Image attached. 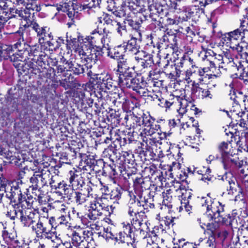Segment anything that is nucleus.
Listing matches in <instances>:
<instances>
[{"mask_svg":"<svg viewBox=\"0 0 248 248\" xmlns=\"http://www.w3.org/2000/svg\"><path fill=\"white\" fill-rule=\"evenodd\" d=\"M178 13H183L185 14V16L183 17L184 21H187L193 15L194 12L192 11L191 8L189 5H182L181 3L179 5L177 10L176 11Z\"/></svg>","mask_w":248,"mask_h":248,"instance_id":"49","label":"nucleus"},{"mask_svg":"<svg viewBox=\"0 0 248 248\" xmlns=\"http://www.w3.org/2000/svg\"><path fill=\"white\" fill-rule=\"evenodd\" d=\"M134 59L141 71L151 68L155 64L153 55L144 50L134 56Z\"/></svg>","mask_w":248,"mask_h":248,"instance_id":"13","label":"nucleus"},{"mask_svg":"<svg viewBox=\"0 0 248 248\" xmlns=\"http://www.w3.org/2000/svg\"><path fill=\"white\" fill-rule=\"evenodd\" d=\"M70 186H70V184L68 185L64 180H61L57 187L54 189V190L59 196H62L63 193Z\"/></svg>","mask_w":248,"mask_h":248,"instance_id":"63","label":"nucleus"},{"mask_svg":"<svg viewBox=\"0 0 248 248\" xmlns=\"http://www.w3.org/2000/svg\"><path fill=\"white\" fill-rule=\"evenodd\" d=\"M150 14L148 16V18H150L153 21H156L157 18L159 16L161 13L163 12V9L161 6H157L154 4L150 5L148 7Z\"/></svg>","mask_w":248,"mask_h":248,"instance_id":"48","label":"nucleus"},{"mask_svg":"<svg viewBox=\"0 0 248 248\" xmlns=\"http://www.w3.org/2000/svg\"><path fill=\"white\" fill-rule=\"evenodd\" d=\"M12 47L10 46H4L0 48V57L4 60L10 59L12 53Z\"/></svg>","mask_w":248,"mask_h":248,"instance_id":"64","label":"nucleus"},{"mask_svg":"<svg viewBox=\"0 0 248 248\" xmlns=\"http://www.w3.org/2000/svg\"><path fill=\"white\" fill-rule=\"evenodd\" d=\"M124 189L121 186H118L112 189L108 196V198L114 201V204H119V201L121 199Z\"/></svg>","mask_w":248,"mask_h":248,"instance_id":"47","label":"nucleus"},{"mask_svg":"<svg viewBox=\"0 0 248 248\" xmlns=\"http://www.w3.org/2000/svg\"><path fill=\"white\" fill-rule=\"evenodd\" d=\"M13 40H18V41L14 45L15 48L17 49V52L19 53H22L23 52H24V51H27V53L28 54L27 55V58H28L29 54L28 49L30 48V45L25 42L23 37L20 38V36H16Z\"/></svg>","mask_w":248,"mask_h":248,"instance_id":"39","label":"nucleus"},{"mask_svg":"<svg viewBox=\"0 0 248 248\" xmlns=\"http://www.w3.org/2000/svg\"><path fill=\"white\" fill-rule=\"evenodd\" d=\"M141 210H142V207H141L139 200L137 202H134L132 200L128 202L127 203V214L129 217L135 215L136 213H139V211Z\"/></svg>","mask_w":248,"mask_h":248,"instance_id":"45","label":"nucleus"},{"mask_svg":"<svg viewBox=\"0 0 248 248\" xmlns=\"http://www.w3.org/2000/svg\"><path fill=\"white\" fill-rule=\"evenodd\" d=\"M158 227H155L153 228L152 231H149L146 232V234L144 236V238H147V243L150 245H155V246L153 247V248H159L157 246V242L158 240Z\"/></svg>","mask_w":248,"mask_h":248,"instance_id":"34","label":"nucleus"},{"mask_svg":"<svg viewBox=\"0 0 248 248\" xmlns=\"http://www.w3.org/2000/svg\"><path fill=\"white\" fill-rule=\"evenodd\" d=\"M131 224L135 231H140V233L144 234V228L146 225L143 222V220L138 219L136 217L130 218Z\"/></svg>","mask_w":248,"mask_h":248,"instance_id":"54","label":"nucleus"},{"mask_svg":"<svg viewBox=\"0 0 248 248\" xmlns=\"http://www.w3.org/2000/svg\"><path fill=\"white\" fill-rule=\"evenodd\" d=\"M83 39L80 38L79 36L78 38L74 37L71 35H68V33L66 34L65 45L66 48L67 50V53H72V51L76 53L77 55L79 56L80 50H82V48L80 47L79 42Z\"/></svg>","mask_w":248,"mask_h":248,"instance_id":"18","label":"nucleus"},{"mask_svg":"<svg viewBox=\"0 0 248 248\" xmlns=\"http://www.w3.org/2000/svg\"><path fill=\"white\" fill-rule=\"evenodd\" d=\"M101 2V0H90L88 3L81 5L80 8L83 10H87V12L90 14L99 9Z\"/></svg>","mask_w":248,"mask_h":248,"instance_id":"37","label":"nucleus"},{"mask_svg":"<svg viewBox=\"0 0 248 248\" xmlns=\"http://www.w3.org/2000/svg\"><path fill=\"white\" fill-rule=\"evenodd\" d=\"M104 52L101 47L97 46H94L89 47L88 49L85 51L82 49L79 52L80 59L86 66V68H91L92 64H95L98 61H100L103 55Z\"/></svg>","mask_w":248,"mask_h":248,"instance_id":"6","label":"nucleus"},{"mask_svg":"<svg viewBox=\"0 0 248 248\" xmlns=\"http://www.w3.org/2000/svg\"><path fill=\"white\" fill-rule=\"evenodd\" d=\"M150 182L152 184L163 185L166 181V178L163 175V172L162 170L158 169L156 172L152 175L150 178Z\"/></svg>","mask_w":248,"mask_h":248,"instance_id":"46","label":"nucleus"},{"mask_svg":"<svg viewBox=\"0 0 248 248\" xmlns=\"http://www.w3.org/2000/svg\"><path fill=\"white\" fill-rule=\"evenodd\" d=\"M10 1L15 6L25 7V8H21L20 12H19L18 17L24 20L31 18L29 10L38 12L41 9L39 0H10Z\"/></svg>","mask_w":248,"mask_h":248,"instance_id":"5","label":"nucleus"},{"mask_svg":"<svg viewBox=\"0 0 248 248\" xmlns=\"http://www.w3.org/2000/svg\"><path fill=\"white\" fill-rule=\"evenodd\" d=\"M107 51V56L108 57L117 61L123 59L126 52L123 43L115 46L112 50L108 47Z\"/></svg>","mask_w":248,"mask_h":248,"instance_id":"28","label":"nucleus"},{"mask_svg":"<svg viewBox=\"0 0 248 248\" xmlns=\"http://www.w3.org/2000/svg\"><path fill=\"white\" fill-rule=\"evenodd\" d=\"M2 236L5 243L9 245H12L16 242V232H9L7 231H2Z\"/></svg>","mask_w":248,"mask_h":248,"instance_id":"55","label":"nucleus"},{"mask_svg":"<svg viewBox=\"0 0 248 248\" xmlns=\"http://www.w3.org/2000/svg\"><path fill=\"white\" fill-rule=\"evenodd\" d=\"M157 26L155 27V32H157L159 35H162L161 38H158V41L156 44V47L158 49L163 47V43H165V46H168L170 44L167 43L170 42V38L168 34H167L168 29H166L163 27L160 22L157 21Z\"/></svg>","mask_w":248,"mask_h":248,"instance_id":"22","label":"nucleus"},{"mask_svg":"<svg viewBox=\"0 0 248 248\" xmlns=\"http://www.w3.org/2000/svg\"><path fill=\"white\" fill-rule=\"evenodd\" d=\"M137 164L135 162L134 155L131 151H123L120 154L119 157L116 159V164L118 165H123Z\"/></svg>","mask_w":248,"mask_h":248,"instance_id":"29","label":"nucleus"},{"mask_svg":"<svg viewBox=\"0 0 248 248\" xmlns=\"http://www.w3.org/2000/svg\"><path fill=\"white\" fill-rule=\"evenodd\" d=\"M171 190L169 189L165 192H163L162 197L163 198L162 204L160 207L161 209H167L170 212L172 207Z\"/></svg>","mask_w":248,"mask_h":248,"instance_id":"33","label":"nucleus"},{"mask_svg":"<svg viewBox=\"0 0 248 248\" xmlns=\"http://www.w3.org/2000/svg\"><path fill=\"white\" fill-rule=\"evenodd\" d=\"M39 55L40 56H38V58H32V61L29 62L28 66L30 68H35V65L34 63H36V65L40 66L42 68H45L46 65L45 60L47 56L43 52Z\"/></svg>","mask_w":248,"mask_h":248,"instance_id":"40","label":"nucleus"},{"mask_svg":"<svg viewBox=\"0 0 248 248\" xmlns=\"http://www.w3.org/2000/svg\"><path fill=\"white\" fill-rule=\"evenodd\" d=\"M31 18L25 20L26 23L23 26L19 28V30L15 32H9V36L11 38H15L16 36H19L20 38H23L24 31H28L29 28H31V24L32 22Z\"/></svg>","mask_w":248,"mask_h":248,"instance_id":"41","label":"nucleus"},{"mask_svg":"<svg viewBox=\"0 0 248 248\" xmlns=\"http://www.w3.org/2000/svg\"><path fill=\"white\" fill-rule=\"evenodd\" d=\"M131 120L133 122L134 129L141 125L146 127L140 133V135L143 137L146 136H152L160 128L159 125L154 124L155 119L152 117L149 112L144 113L141 110L139 109L136 114L131 117Z\"/></svg>","mask_w":248,"mask_h":248,"instance_id":"3","label":"nucleus"},{"mask_svg":"<svg viewBox=\"0 0 248 248\" xmlns=\"http://www.w3.org/2000/svg\"><path fill=\"white\" fill-rule=\"evenodd\" d=\"M72 242L74 246L80 247L87 244L88 242L85 240V237L81 233L74 231L72 233Z\"/></svg>","mask_w":248,"mask_h":248,"instance_id":"44","label":"nucleus"},{"mask_svg":"<svg viewBox=\"0 0 248 248\" xmlns=\"http://www.w3.org/2000/svg\"><path fill=\"white\" fill-rule=\"evenodd\" d=\"M228 143L225 141L222 142L218 147V151L220 155H216V158L222 159L229 156H232V154L230 153Z\"/></svg>","mask_w":248,"mask_h":248,"instance_id":"50","label":"nucleus"},{"mask_svg":"<svg viewBox=\"0 0 248 248\" xmlns=\"http://www.w3.org/2000/svg\"><path fill=\"white\" fill-rule=\"evenodd\" d=\"M103 81V85L108 89H110L112 87H116L118 85V78L114 75L112 76L109 74H106L104 75V78H102Z\"/></svg>","mask_w":248,"mask_h":248,"instance_id":"36","label":"nucleus"},{"mask_svg":"<svg viewBox=\"0 0 248 248\" xmlns=\"http://www.w3.org/2000/svg\"><path fill=\"white\" fill-rule=\"evenodd\" d=\"M123 224V231H122L127 237L132 238V236H134L133 231L134 230V228L131 225V224L127 222H124L122 223Z\"/></svg>","mask_w":248,"mask_h":248,"instance_id":"61","label":"nucleus"},{"mask_svg":"<svg viewBox=\"0 0 248 248\" xmlns=\"http://www.w3.org/2000/svg\"><path fill=\"white\" fill-rule=\"evenodd\" d=\"M158 170L156 165L154 164H150L145 167L142 170V176L150 178Z\"/></svg>","mask_w":248,"mask_h":248,"instance_id":"62","label":"nucleus"},{"mask_svg":"<svg viewBox=\"0 0 248 248\" xmlns=\"http://www.w3.org/2000/svg\"><path fill=\"white\" fill-rule=\"evenodd\" d=\"M80 158L77 169L73 168L68 172V177L75 185L82 186L85 181V177L91 174L95 170L96 165H103L102 175L108 176L114 181L117 176L116 167L113 163H108L103 160H96L93 155L78 153ZM75 185L74 186H75Z\"/></svg>","mask_w":248,"mask_h":248,"instance_id":"1","label":"nucleus"},{"mask_svg":"<svg viewBox=\"0 0 248 248\" xmlns=\"http://www.w3.org/2000/svg\"><path fill=\"white\" fill-rule=\"evenodd\" d=\"M125 22L130 26L133 29L138 31L141 24L146 20H148L147 15L139 14L137 15L136 19L131 18V17H125Z\"/></svg>","mask_w":248,"mask_h":248,"instance_id":"27","label":"nucleus"},{"mask_svg":"<svg viewBox=\"0 0 248 248\" xmlns=\"http://www.w3.org/2000/svg\"><path fill=\"white\" fill-rule=\"evenodd\" d=\"M150 190L149 194L154 197L155 195H162L163 192H165L163 189V185L152 184L149 188Z\"/></svg>","mask_w":248,"mask_h":248,"instance_id":"57","label":"nucleus"},{"mask_svg":"<svg viewBox=\"0 0 248 248\" xmlns=\"http://www.w3.org/2000/svg\"><path fill=\"white\" fill-rule=\"evenodd\" d=\"M123 44L126 52H128L135 56L137 54L142 51L140 50V46L138 42V39L136 37L132 36L130 39L127 42H124Z\"/></svg>","mask_w":248,"mask_h":248,"instance_id":"24","label":"nucleus"},{"mask_svg":"<svg viewBox=\"0 0 248 248\" xmlns=\"http://www.w3.org/2000/svg\"><path fill=\"white\" fill-rule=\"evenodd\" d=\"M136 113L137 111L136 110L130 115H128L126 112L124 111L122 112L120 117V118H122V119L119 120L118 124L122 125L125 124L127 126H129L130 128H132L134 129L133 122L131 120V117L134 115L136 114Z\"/></svg>","mask_w":248,"mask_h":248,"instance_id":"43","label":"nucleus"},{"mask_svg":"<svg viewBox=\"0 0 248 248\" xmlns=\"http://www.w3.org/2000/svg\"><path fill=\"white\" fill-rule=\"evenodd\" d=\"M61 85L65 89L75 88L80 86V84L71 74L61 82Z\"/></svg>","mask_w":248,"mask_h":248,"instance_id":"38","label":"nucleus"},{"mask_svg":"<svg viewBox=\"0 0 248 248\" xmlns=\"http://www.w3.org/2000/svg\"><path fill=\"white\" fill-rule=\"evenodd\" d=\"M248 62H239L237 66V72L234 74L236 78L243 81L245 85L248 84V71L246 70V65Z\"/></svg>","mask_w":248,"mask_h":248,"instance_id":"30","label":"nucleus"},{"mask_svg":"<svg viewBox=\"0 0 248 248\" xmlns=\"http://www.w3.org/2000/svg\"><path fill=\"white\" fill-rule=\"evenodd\" d=\"M222 59H221V64L228 65L230 66L235 67L237 69L238 63H237L232 57V55L231 52L226 51L223 52L222 54Z\"/></svg>","mask_w":248,"mask_h":248,"instance_id":"42","label":"nucleus"},{"mask_svg":"<svg viewBox=\"0 0 248 248\" xmlns=\"http://www.w3.org/2000/svg\"><path fill=\"white\" fill-rule=\"evenodd\" d=\"M56 40L51 32L47 33L45 36L39 38V42L44 46L46 49L53 51L57 50Z\"/></svg>","mask_w":248,"mask_h":248,"instance_id":"26","label":"nucleus"},{"mask_svg":"<svg viewBox=\"0 0 248 248\" xmlns=\"http://www.w3.org/2000/svg\"><path fill=\"white\" fill-rule=\"evenodd\" d=\"M38 218L39 217L34 211L25 209L20 221L24 227L31 228L32 225H34Z\"/></svg>","mask_w":248,"mask_h":248,"instance_id":"21","label":"nucleus"},{"mask_svg":"<svg viewBox=\"0 0 248 248\" xmlns=\"http://www.w3.org/2000/svg\"><path fill=\"white\" fill-rule=\"evenodd\" d=\"M39 173L44 186H47V184H49L52 177L53 176L50 171L47 168H44L40 171H39Z\"/></svg>","mask_w":248,"mask_h":248,"instance_id":"56","label":"nucleus"},{"mask_svg":"<svg viewBox=\"0 0 248 248\" xmlns=\"http://www.w3.org/2000/svg\"><path fill=\"white\" fill-rule=\"evenodd\" d=\"M117 146L115 143H113L110 144L107 148H105L103 152V156L104 157L108 158L110 162L109 163L115 164L117 155Z\"/></svg>","mask_w":248,"mask_h":248,"instance_id":"31","label":"nucleus"},{"mask_svg":"<svg viewBox=\"0 0 248 248\" xmlns=\"http://www.w3.org/2000/svg\"><path fill=\"white\" fill-rule=\"evenodd\" d=\"M128 83L129 85H127V87H125V89H131L140 96L146 95V93H147V89L146 88V82L143 81L142 78L141 80L137 78H133Z\"/></svg>","mask_w":248,"mask_h":248,"instance_id":"19","label":"nucleus"},{"mask_svg":"<svg viewBox=\"0 0 248 248\" xmlns=\"http://www.w3.org/2000/svg\"><path fill=\"white\" fill-rule=\"evenodd\" d=\"M70 215L75 219L80 221L84 226L87 227H89V226H91L90 222L87 219L86 214L83 215L81 212L75 207L71 208L70 210Z\"/></svg>","mask_w":248,"mask_h":248,"instance_id":"32","label":"nucleus"},{"mask_svg":"<svg viewBox=\"0 0 248 248\" xmlns=\"http://www.w3.org/2000/svg\"><path fill=\"white\" fill-rule=\"evenodd\" d=\"M57 9L58 12L55 14V16L58 20L65 22L68 20H71L70 22L67 23L69 27L73 24L75 19L78 18V12L76 11L73 7H70L66 3L57 6Z\"/></svg>","mask_w":248,"mask_h":248,"instance_id":"9","label":"nucleus"},{"mask_svg":"<svg viewBox=\"0 0 248 248\" xmlns=\"http://www.w3.org/2000/svg\"><path fill=\"white\" fill-rule=\"evenodd\" d=\"M224 36V41L230 45L233 44L234 42L238 40L246 42L247 38H248L240 27L232 31L225 33Z\"/></svg>","mask_w":248,"mask_h":248,"instance_id":"20","label":"nucleus"},{"mask_svg":"<svg viewBox=\"0 0 248 248\" xmlns=\"http://www.w3.org/2000/svg\"><path fill=\"white\" fill-rule=\"evenodd\" d=\"M169 55L167 54L166 58L165 64L163 66V73L171 80H175L179 78L181 74V70L177 69L174 64V62H173L168 59Z\"/></svg>","mask_w":248,"mask_h":248,"instance_id":"16","label":"nucleus"},{"mask_svg":"<svg viewBox=\"0 0 248 248\" xmlns=\"http://www.w3.org/2000/svg\"><path fill=\"white\" fill-rule=\"evenodd\" d=\"M213 95L208 88H202L200 87L198 83L193 81L191 88V98L195 100L197 99H212Z\"/></svg>","mask_w":248,"mask_h":248,"instance_id":"15","label":"nucleus"},{"mask_svg":"<svg viewBox=\"0 0 248 248\" xmlns=\"http://www.w3.org/2000/svg\"><path fill=\"white\" fill-rule=\"evenodd\" d=\"M29 56L27 58V61H32V58H38V56H40V54L43 52L41 51L39 46H30V48L28 49Z\"/></svg>","mask_w":248,"mask_h":248,"instance_id":"58","label":"nucleus"},{"mask_svg":"<svg viewBox=\"0 0 248 248\" xmlns=\"http://www.w3.org/2000/svg\"><path fill=\"white\" fill-rule=\"evenodd\" d=\"M102 208L98 207V204H96L94 202L91 203L86 215L87 219L91 224V226H89V227L92 229L98 227L96 224L94 223V221L102 215Z\"/></svg>","mask_w":248,"mask_h":248,"instance_id":"17","label":"nucleus"},{"mask_svg":"<svg viewBox=\"0 0 248 248\" xmlns=\"http://www.w3.org/2000/svg\"><path fill=\"white\" fill-rule=\"evenodd\" d=\"M70 64H71V65L70 66L69 72H72L73 74L79 76L81 74H83L85 72V69L86 67L85 64L81 65L75 62H73L72 61Z\"/></svg>","mask_w":248,"mask_h":248,"instance_id":"51","label":"nucleus"},{"mask_svg":"<svg viewBox=\"0 0 248 248\" xmlns=\"http://www.w3.org/2000/svg\"><path fill=\"white\" fill-rule=\"evenodd\" d=\"M27 53V51H24L22 53L18 52L14 53L12 51L9 60L13 62V65L16 68H19L20 67L19 62H27V55L28 54Z\"/></svg>","mask_w":248,"mask_h":248,"instance_id":"35","label":"nucleus"},{"mask_svg":"<svg viewBox=\"0 0 248 248\" xmlns=\"http://www.w3.org/2000/svg\"><path fill=\"white\" fill-rule=\"evenodd\" d=\"M116 167V172L117 176L114 181L112 179H110L111 181L114 184L116 183L117 178L118 177V170L120 172L121 175L124 179L127 180L131 179L133 181L138 175L137 174L138 170L136 168L137 164L129 165H118L114 164Z\"/></svg>","mask_w":248,"mask_h":248,"instance_id":"12","label":"nucleus"},{"mask_svg":"<svg viewBox=\"0 0 248 248\" xmlns=\"http://www.w3.org/2000/svg\"><path fill=\"white\" fill-rule=\"evenodd\" d=\"M237 173L243 181V187L248 186V167L247 165H244V163L241 168L237 170Z\"/></svg>","mask_w":248,"mask_h":248,"instance_id":"52","label":"nucleus"},{"mask_svg":"<svg viewBox=\"0 0 248 248\" xmlns=\"http://www.w3.org/2000/svg\"><path fill=\"white\" fill-rule=\"evenodd\" d=\"M209 195L208 194L206 197H202L201 199L202 206H205L206 208L207 216L216 222L229 226L232 228H237L239 226L237 221L239 217L237 210H233L231 213L223 217L221 214L224 212L225 205L220 202H212Z\"/></svg>","mask_w":248,"mask_h":248,"instance_id":"2","label":"nucleus"},{"mask_svg":"<svg viewBox=\"0 0 248 248\" xmlns=\"http://www.w3.org/2000/svg\"><path fill=\"white\" fill-rule=\"evenodd\" d=\"M115 4L112 6L110 11L117 17H132L134 15L133 11L135 10L137 5L132 1V0H127L123 2L121 6L115 8Z\"/></svg>","mask_w":248,"mask_h":248,"instance_id":"11","label":"nucleus"},{"mask_svg":"<svg viewBox=\"0 0 248 248\" xmlns=\"http://www.w3.org/2000/svg\"><path fill=\"white\" fill-rule=\"evenodd\" d=\"M116 78H118L119 86L124 90L125 89V87H127L129 85L128 83L132 79L133 77V73L130 70L125 71H122L121 72L116 73Z\"/></svg>","mask_w":248,"mask_h":248,"instance_id":"25","label":"nucleus"},{"mask_svg":"<svg viewBox=\"0 0 248 248\" xmlns=\"http://www.w3.org/2000/svg\"><path fill=\"white\" fill-rule=\"evenodd\" d=\"M171 30H169L167 32V34H168L169 38H170V47L171 48L173 51H177L178 46V40L179 37L176 35L175 33H172Z\"/></svg>","mask_w":248,"mask_h":248,"instance_id":"59","label":"nucleus"},{"mask_svg":"<svg viewBox=\"0 0 248 248\" xmlns=\"http://www.w3.org/2000/svg\"><path fill=\"white\" fill-rule=\"evenodd\" d=\"M50 226L46 223V221L40 217L38 219L34 225L31 226V230L39 239H46L50 240L52 246L58 248L62 244V241L57 235L55 231L50 230Z\"/></svg>","mask_w":248,"mask_h":248,"instance_id":"4","label":"nucleus"},{"mask_svg":"<svg viewBox=\"0 0 248 248\" xmlns=\"http://www.w3.org/2000/svg\"><path fill=\"white\" fill-rule=\"evenodd\" d=\"M13 210H12V212L14 216V220L16 218L20 220L25 209L23 207L21 204L15 203L13 205Z\"/></svg>","mask_w":248,"mask_h":248,"instance_id":"60","label":"nucleus"},{"mask_svg":"<svg viewBox=\"0 0 248 248\" xmlns=\"http://www.w3.org/2000/svg\"><path fill=\"white\" fill-rule=\"evenodd\" d=\"M30 181L31 184L30 187L42 188L44 186L39 172H35L33 176L30 178Z\"/></svg>","mask_w":248,"mask_h":248,"instance_id":"53","label":"nucleus"},{"mask_svg":"<svg viewBox=\"0 0 248 248\" xmlns=\"http://www.w3.org/2000/svg\"><path fill=\"white\" fill-rule=\"evenodd\" d=\"M68 180L71 187L76 189L77 190L74 202L77 205H81L85 203L88 198L92 195V187L90 185H86L85 181L82 186H78L76 184L74 186V183L71 181L70 178L68 177Z\"/></svg>","mask_w":248,"mask_h":248,"instance_id":"10","label":"nucleus"},{"mask_svg":"<svg viewBox=\"0 0 248 248\" xmlns=\"http://www.w3.org/2000/svg\"><path fill=\"white\" fill-rule=\"evenodd\" d=\"M22 181L21 180L14 182L12 186L4 185L6 186V197L11 202L22 204L25 200V195L22 192Z\"/></svg>","mask_w":248,"mask_h":248,"instance_id":"8","label":"nucleus"},{"mask_svg":"<svg viewBox=\"0 0 248 248\" xmlns=\"http://www.w3.org/2000/svg\"><path fill=\"white\" fill-rule=\"evenodd\" d=\"M232 156V155L229 156L221 159L222 162L225 170L235 171L237 170L238 168L242 167L244 161L243 160H239L238 158L232 159L231 158Z\"/></svg>","mask_w":248,"mask_h":248,"instance_id":"23","label":"nucleus"},{"mask_svg":"<svg viewBox=\"0 0 248 248\" xmlns=\"http://www.w3.org/2000/svg\"><path fill=\"white\" fill-rule=\"evenodd\" d=\"M134 192L139 198H141L144 190L149 189L151 183L150 180L139 175L133 181Z\"/></svg>","mask_w":248,"mask_h":248,"instance_id":"14","label":"nucleus"},{"mask_svg":"<svg viewBox=\"0 0 248 248\" xmlns=\"http://www.w3.org/2000/svg\"><path fill=\"white\" fill-rule=\"evenodd\" d=\"M223 185L226 187L229 195H233L237 191L239 193L248 195V185L245 187H241L236 181V178L233 176L232 173H225L221 177Z\"/></svg>","mask_w":248,"mask_h":248,"instance_id":"7","label":"nucleus"}]
</instances>
